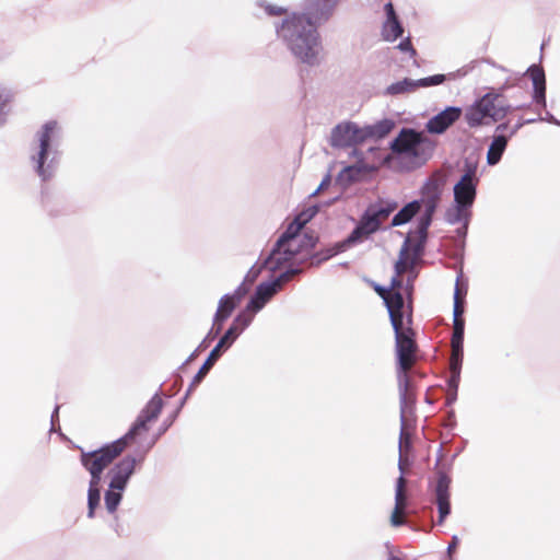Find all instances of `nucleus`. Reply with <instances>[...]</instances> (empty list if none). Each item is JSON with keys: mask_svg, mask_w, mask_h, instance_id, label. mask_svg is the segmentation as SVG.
<instances>
[{"mask_svg": "<svg viewBox=\"0 0 560 560\" xmlns=\"http://www.w3.org/2000/svg\"><path fill=\"white\" fill-rule=\"evenodd\" d=\"M270 13H271V14H275V15H280V14H282V13H283V10H282V9H280V8H279V9H271V10H270Z\"/></svg>", "mask_w": 560, "mask_h": 560, "instance_id": "3c124183", "label": "nucleus"}, {"mask_svg": "<svg viewBox=\"0 0 560 560\" xmlns=\"http://www.w3.org/2000/svg\"><path fill=\"white\" fill-rule=\"evenodd\" d=\"M304 228V225L298 221L296 218L288 225L287 230L282 233V235L279 237L280 244L282 245L288 240H292L295 237H303L301 234V230Z\"/></svg>", "mask_w": 560, "mask_h": 560, "instance_id": "c85d7f7f", "label": "nucleus"}, {"mask_svg": "<svg viewBox=\"0 0 560 560\" xmlns=\"http://www.w3.org/2000/svg\"><path fill=\"white\" fill-rule=\"evenodd\" d=\"M510 112V106L500 94L487 93L465 112L469 127H479L503 119Z\"/></svg>", "mask_w": 560, "mask_h": 560, "instance_id": "39448f33", "label": "nucleus"}, {"mask_svg": "<svg viewBox=\"0 0 560 560\" xmlns=\"http://www.w3.org/2000/svg\"><path fill=\"white\" fill-rule=\"evenodd\" d=\"M398 47L404 51L410 50L412 55L416 54V50L412 48L410 40L401 42Z\"/></svg>", "mask_w": 560, "mask_h": 560, "instance_id": "8fccbe9b", "label": "nucleus"}, {"mask_svg": "<svg viewBox=\"0 0 560 560\" xmlns=\"http://www.w3.org/2000/svg\"><path fill=\"white\" fill-rule=\"evenodd\" d=\"M456 548V542L453 541L450 546H448V551L451 552L453 549Z\"/></svg>", "mask_w": 560, "mask_h": 560, "instance_id": "5fc2aeb1", "label": "nucleus"}, {"mask_svg": "<svg viewBox=\"0 0 560 560\" xmlns=\"http://www.w3.org/2000/svg\"><path fill=\"white\" fill-rule=\"evenodd\" d=\"M318 212V206H310L303 211H301L295 218L298 221H300L303 225H305L307 222H310Z\"/></svg>", "mask_w": 560, "mask_h": 560, "instance_id": "c9c22d12", "label": "nucleus"}, {"mask_svg": "<svg viewBox=\"0 0 560 560\" xmlns=\"http://www.w3.org/2000/svg\"><path fill=\"white\" fill-rule=\"evenodd\" d=\"M389 560H402V559H400V558H399V557H397V556H393V555H392V556H390V558H389Z\"/></svg>", "mask_w": 560, "mask_h": 560, "instance_id": "4d7b16f0", "label": "nucleus"}, {"mask_svg": "<svg viewBox=\"0 0 560 560\" xmlns=\"http://www.w3.org/2000/svg\"><path fill=\"white\" fill-rule=\"evenodd\" d=\"M451 478L443 471L436 475V483L434 487L435 503L439 510V524H442L451 513Z\"/></svg>", "mask_w": 560, "mask_h": 560, "instance_id": "9b49d317", "label": "nucleus"}, {"mask_svg": "<svg viewBox=\"0 0 560 560\" xmlns=\"http://www.w3.org/2000/svg\"><path fill=\"white\" fill-rule=\"evenodd\" d=\"M101 501L100 483H94V480H90L89 493H88V516L93 517L94 511L98 506Z\"/></svg>", "mask_w": 560, "mask_h": 560, "instance_id": "a878e982", "label": "nucleus"}, {"mask_svg": "<svg viewBox=\"0 0 560 560\" xmlns=\"http://www.w3.org/2000/svg\"><path fill=\"white\" fill-rule=\"evenodd\" d=\"M407 316L396 317L390 320L395 331L396 353L399 370L402 372L398 376L399 387L407 392L410 385L408 372L416 363L417 343L412 325V308L409 305Z\"/></svg>", "mask_w": 560, "mask_h": 560, "instance_id": "7ed1b4c3", "label": "nucleus"}, {"mask_svg": "<svg viewBox=\"0 0 560 560\" xmlns=\"http://www.w3.org/2000/svg\"><path fill=\"white\" fill-rule=\"evenodd\" d=\"M284 277L285 276L282 275L271 283H260L257 287L255 295L249 302V307H252L254 311L260 310L277 293Z\"/></svg>", "mask_w": 560, "mask_h": 560, "instance_id": "dca6fc26", "label": "nucleus"}, {"mask_svg": "<svg viewBox=\"0 0 560 560\" xmlns=\"http://www.w3.org/2000/svg\"><path fill=\"white\" fill-rule=\"evenodd\" d=\"M399 256L401 258H405L406 262H408L409 268L412 270L418 260V253H411L410 249L407 246H405L401 248Z\"/></svg>", "mask_w": 560, "mask_h": 560, "instance_id": "4c0bfd02", "label": "nucleus"}, {"mask_svg": "<svg viewBox=\"0 0 560 560\" xmlns=\"http://www.w3.org/2000/svg\"><path fill=\"white\" fill-rule=\"evenodd\" d=\"M467 294V285L457 278L454 291V301H465Z\"/></svg>", "mask_w": 560, "mask_h": 560, "instance_id": "58836bf2", "label": "nucleus"}, {"mask_svg": "<svg viewBox=\"0 0 560 560\" xmlns=\"http://www.w3.org/2000/svg\"><path fill=\"white\" fill-rule=\"evenodd\" d=\"M397 202L378 199L369 205L362 214L358 225L345 240L347 246H351L368 240L376 233L388 217L396 210Z\"/></svg>", "mask_w": 560, "mask_h": 560, "instance_id": "20e7f679", "label": "nucleus"}, {"mask_svg": "<svg viewBox=\"0 0 560 560\" xmlns=\"http://www.w3.org/2000/svg\"><path fill=\"white\" fill-rule=\"evenodd\" d=\"M420 203L412 201L406 205L398 213H396L392 220L393 226H398L409 222L419 211Z\"/></svg>", "mask_w": 560, "mask_h": 560, "instance_id": "393cba45", "label": "nucleus"}, {"mask_svg": "<svg viewBox=\"0 0 560 560\" xmlns=\"http://www.w3.org/2000/svg\"><path fill=\"white\" fill-rule=\"evenodd\" d=\"M402 288V279L401 276H398L395 273V276L392 278L390 285L388 290H393L396 293H400V289Z\"/></svg>", "mask_w": 560, "mask_h": 560, "instance_id": "c03bdc74", "label": "nucleus"}, {"mask_svg": "<svg viewBox=\"0 0 560 560\" xmlns=\"http://www.w3.org/2000/svg\"><path fill=\"white\" fill-rule=\"evenodd\" d=\"M412 281L413 279L412 278H408V281H407V288H406V293H407V304H405V316H407V313L409 311L408 306L410 305L412 307V291H413V284H412Z\"/></svg>", "mask_w": 560, "mask_h": 560, "instance_id": "a19ab883", "label": "nucleus"}, {"mask_svg": "<svg viewBox=\"0 0 560 560\" xmlns=\"http://www.w3.org/2000/svg\"><path fill=\"white\" fill-rule=\"evenodd\" d=\"M407 506L396 505L390 516V523L393 526H400L405 524V510Z\"/></svg>", "mask_w": 560, "mask_h": 560, "instance_id": "e433bc0d", "label": "nucleus"}, {"mask_svg": "<svg viewBox=\"0 0 560 560\" xmlns=\"http://www.w3.org/2000/svg\"><path fill=\"white\" fill-rule=\"evenodd\" d=\"M56 129L57 122L48 121L38 132L39 150L36 156H33V160L36 162V173L43 180H48L52 176L54 159L50 161L47 167H45V161L47 158L48 149L50 147L52 135Z\"/></svg>", "mask_w": 560, "mask_h": 560, "instance_id": "423d86ee", "label": "nucleus"}, {"mask_svg": "<svg viewBox=\"0 0 560 560\" xmlns=\"http://www.w3.org/2000/svg\"><path fill=\"white\" fill-rule=\"evenodd\" d=\"M411 270L408 266V262H406L405 258H401L399 256L398 260L395 264V273L398 276H402L405 272Z\"/></svg>", "mask_w": 560, "mask_h": 560, "instance_id": "37998d69", "label": "nucleus"}, {"mask_svg": "<svg viewBox=\"0 0 560 560\" xmlns=\"http://www.w3.org/2000/svg\"><path fill=\"white\" fill-rule=\"evenodd\" d=\"M335 2L314 0L306 14H293L283 21L280 32L292 52L304 62L312 63L318 44L317 26L332 14Z\"/></svg>", "mask_w": 560, "mask_h": 560, "instance_id": "f03ea898", "label": "nucleus"}, {"mask_svg": "<svg viewBox=\"0 0 560 560\" xmlns=\"http://www.w3.org/2000/svg\"><path fill=\"white\" fill-rule=\"evenodd\" d=\"M411 450H412V434L406 428V425L402 424L400 434H399V454L410 455Z\"/></svg>", "mask_w": 560, "mask_h": 560, "instance_id": "c756f323", "label": "nucleus"}, {"mask_svg": "<svg viewBox=\"0 0 560 560\" xmlns=\"http://www.w3.org/2000/svg\"><path fill=\"white\" fill-rule=\"evenodd\" d=\"M424 143L428 147L430 145L421 132L413 129H402L393 141L390 148L395 153H406L408 155L418 156Z\"/></svg>", "mask_w": 560, "mask_h": 560, "instance_id": "6e6552de", "label": "nucleus"}, {"mask_svg": "<svg viewBox=\"0 0 560 560\" xmlns=\"http://www.w3.org/2000/svg\"><path fill=\"white\" fill-rule=\"evenodd\" d=\"M241 300L242 294L238 292H235L234 294H226L221 298L213 319V329L215 334L220 332L224 322L232 315Z\"/></svg>", "mask_w": 560, "mask_h": 560, "instance_id": "4468645a", "label": "nucleus"}, {"mask_svg": "<svg viewBox=\"0 0 560 560\" xmlns=\"http://www.w3.org/2000/svg\"><path fill=\"white\" fill-rule=\"evenodd\" d=\"M508 145V137L498 135L493 137V140L488 149L487 162L489 165H495L500 162L502 154L504 153Z\"/></svg>", "mask_w": 560, "mask_h": 560, "instance_id": "5701e85b", "label": "nucleus"}, {"mask_svg": "<svg viewBox=\"0 0 560 560\" xmlns=\"http://www.w3.org/2000/svg\"><path fill=\"white\" fill-rule=\"evenodd\" d=\"M465 312V301H454V318H453V332H464L465 319L463 314Z\"/></svg>", "mask_w": 560, "mask_h": 560, "instance_id": "cd10ccee", "label": "nucleus"}, {"mask_svg": "<svg viewBox=\"0 0 560 560\" xmlns=\"http://www.w3.org/2000/svg\"><path fill=\"white\" fill-rule=\"evenodd\" d=\"M446 177L442 172H434L422 187L423 200L440 201Z\"/></svg>", "mask_w": 560, "mask_h": 560, "instance_id": "a211bd4d", "label": "nucleus"}, {"mask_svg": "<svg viewBox=\"0 0 560 560\" xmlns=\"http://www.w3.org/2000/svg\"><path fill=\"white\" fill-rule=\"evenodd\" d=\"M12 94L8 90L0 89V113L4 109V107L12 102Z\"/></svg>", "mask_w": 560, "mask_h": 560, "instance_id": "79ce46f5", "label": "nucleus"}, {"mask_svg": "<svg viewBox=\"0 0 560 560\" xmlns=\"http://www.w3.org/2000/svg\"><path fill=\"white\" fill-rule=\"evenodd\" d=\"M432 217L423 215L420 222L421 232H425L429 225L431 224Z\"/></svg>", "mask_w": 560, "mask_h": 560, "instance_id": "09e8293b", "label": "nucleus"}, {"mask_svg": "<svg viewBox=\"0 0 560 560\" xmlns=\"http://www.w3.org/2000/svg\"><path fill=\"white\" fill-rule=\"evenodd\" d=\"M407 480L400 476L396 483L395 504L407 506Z\"/></svg>", "mask_w": 560, "mask_h": 560, "instance_id": "2f4dec72", "label": "nucleus"}, {"mask_svg": "<svg viewBox=\"0 0 560 560\" xmlns=\"http://www.w3.org/2000/svg\"><path fill=\"white\" fill-rule=\"evenodd\" d=\"M506 127H508V125H506V124H500V125L497 127V129H495V130H497V131H503V130H505V129H506Z\"/></svg>", "mask_w": 560, "mask_h": 560, "instance_id": "603ef678", "label": "nucleus"}, {"mask_svg": "<svg viewBox=\"0 0 560 560\" xmlns=\"http://www.w3.org/2000/svg\"><path fill=\"white\" fill-rule=\"evenodd\" d=\"M424 205H425V213L424 215H429V217H432L435 209H436V206L439 203L438 200H423Z\"/></svg>", "mask_w": 560, "mask_h": 560, "instance_id": "a18cd8bd", "label": "nucleus"}, {"mask_svg": "<svg viewBox=\"0 0 560 560\" xmlns=\"http://www.w3.org/2000/svg\"><path fill=\"white\" fill-rule=\"evenodd\" d=\"M163 408V399L154 395L142 409L130 430L120 439L108 443L92 452H81L80 462L90 472L94 483H101L103 471L108 468L125 450L143 441L148 434L151 423L155 422Z\"/></svg>", "mask_w": 560, "mask_h": 560, "instance_id": "f257e3e1", "label": "nucleus"}, {"mask_svg": "<svg viewBox=\"0 0 560 560\" xmlns=\"http://www.w3.org/2000/svg\"><path fill=\"white\" fill-rule=\"evenodd\" d=\"M221 352H219L218 348H213L210 354L208 355L207 360L203 362L195 377L192 378V382L190 384L191 387L198 386L201 381L206 377L208 372L211 370L213 364L217 362V360L220 358Z\"/></svg>", "mask_w": 560, "mask_h": 560, "instance_id": "b1692460", "label": "nucleus"}, {"mask_svg": "<svg viewBox=\"0 0 560 560\" xmlns=\"http://www.w3.org/2000/svg\"><path fill=\"white\" fill-rule=\"evenodd\" d=\"M454 198L459 209L472 206L476 198V184L471 173L464 174L454 186Z\"/></svg>", "mask_w": 560, "mask_h": 560, "instance_id": "f8f14e48", "label": "nucleus"}, {"mask_svg": "<svg viewBox=\"0 0 560 560\" xmlns=\"http://www.w3.org/2000/svg\"><path fill=\"white\" fill-rule=\"evenodd\" d=\"M376 165H370L359 162L354 165L345 167L339 174V180L345 185L362 180L366 175L377 171Z\"/></svg>", "mask_w": 560, "mask_h": 560, "instance_id": "f3484780", "label": "nucleus"}, {"mask_svg": "<svg viewBox=\"0 0 560 560\" xmlns=\"http://www.w3.org/2000/svg\"><path fill=\"white\" fill-rule=\"evenodd\" d=\"M316 238L312 235L304 234L303 237H295L290 238L287 242H284L282 245L280 244V240L277 241L278 246L285 248L287 253L292 256H296L299 253L302 252L304 247H314L315 246Z\"/></svg>", "mask_w": 560, "mask_h": 560, "instance_id": "aec40b11", "label": "nucleus"}, {"mask_svg": "<svg viewBox=\"0 0 560 560\" xmlns=\"http://www.w3.org/2000/svg\"><path fill=\"white\" fill-rule=\"evenodd\" d=\"M385 11L387 13V20L388 21H392V20H395L397 19L396 16V13H395V10H394V7L390 2H388L386 5H385Z\"/></svg>", "mask_w": 560, "mask_h": 560, "instance_id": "49530a36", "label": "nucleus"}, {"mask_svg": "<svg viewBox=\"0 0 560 560\" xmlns=\"http://www.w3.org/2000/svg\"><path fill=\"white\" fill-rule=\"evenodd\" d=\"M154 443H155V439H154V440H152V441L148 444V448H147V451H148L149 448H151V447H152V445H153Z\"/></svg>", "mask_w": 560, "mask_h": 560, "instance_id": "6e6d98bb", "label": "nucleus"}, {"mask_svg": "<svg viewBox=\"0 0 560 560\" xmlns=\"http://www.w3.org/2000/svg\"><path fill=\"white\" fill-rule=\"evenodd\" d=\"M385 37L386 39L395 40L402 34V27L398 21V19L386 22L384 26Z\"/></svg>", "mask_w": 560, "mask_h": 560, "instance_id": "473e14b6", "label": "nucleus"}, {"mask_svg": "<svg viewBox=\"0 0 560 560\" xmlns=\"http://www.w3.org/2000/svg\"><path fill=\"white\" fill-rule=\"evenodd\" d=\"M374 291L383 299L390 320L405 316V300L401 293H396L378 284L374 285Z\"/></svg>", "mask_w": 560, "mask_h": 560, "instance_id": "ddd939ff", "label": "nucleus"}, {"mask_svg": "<svg viewBox=\"0 0 560 560\" xmlns=\"http://www.w3.org/2000/svg\"><path fill=\"white\" fill-rule=\"evenodd\" d=\"M432 217L423 215L420 222L421 232H425L429 225L431 224Z\"/></svg>", "mask_w": 560, "mask_h": 560, "instance_id": "de8ad7c7", "label": "nucleus"}, {"mask_svg": "<svg viewBox=\"0 0 560 560\" xmlns=\"http://www.w3.org/2000/svg\"><path fill=\"white\" fill-rule=\"evenodd\" d=\"M521 126H522L521 124H518L517 126H515V127L512 129V131H511V135H510V136L515 135V133L517 132V130H518V128H520Z\"/></svg>", "mask_w": 560, "mask_h": 560, "instance_id": "864d4df0", "label": "nucleus"}, {"mask_svg": "<svg viewBox=\"0 0 560 560\" xmlns=\"http://www.w3.org/2000/svg\"><path fill=\"white\" fill-rule=\"evenodd\" d=\"M363 127H359L354 122H343L337 125L330 137V143L332 147L347 148L362 143L365 140Z\"/></svg>", "mask_w": 560, "mask_h": 560, "instance_id": "0eeeda50", "label": "nucleus"}, {"mask_svg": "<svg viewBox=\"0 0 560 560\" xmlns=\"http://www.w3.org/2000/svg\"><path fill=\"white\" fill-rule=\"evenodd\" d=\"M410 466H411L410 455L399 454L398 467L401 472L400 476L404 477V475L407 474V471L409 470Z\"/></svg>", "mask_w": 560, "mask_h": 560, "instance_id": "ea45409f", "label": "nucleus"}, {"mask_svg": "<svg viewBox=\"0 0 560 560\" xmlns=\"http://www.w3.org/2000/svg\"><path fill=\"white\" fill-rule=\"evenodd\" d=\"M446 78L447 77L445 74H434L428 78L417 80V83L419 84V88L439 85L442 84L446 80Z\"/></svg>", "mask_w": 560, "mask_h": 560, "instance_id": "f704fd0d", "label": "nucleus"}, {"mask_svg": "<svg viewBox=\"0 0 560 560\" xmlns=\"http://www.w3.org/2000/svg\"><path fill=\"white\" fill-rule=\"evenodd\" d=\"M238 335V331H237V327L236 326H231L226 332L224 334V336L220 339L219 343L214 347V348H218L219 349V352H221V349L223 347H229L234 340L235 338L237 337Z\"/></svg>", "mask_w": 560, "mask_h": 560, "instance_id": "72a5a7b5", "label": "nucleus"}, {"mask_svg": "<svg viewBox=\"0 0 560 560\" xmlns=\"http://www.w3.org/2000/svg\"><path fill=\"white\" fill-rule=\"evenodd\" d=\"M464 332H453L451 339V348L452 353L450 358V373L451 377L448 380L450 387L455 390L458 387V383L460 380V369L463 363L464 355Z\"/></svg>", "mask_w": 560, "mask_h": 560, "instance_id": "9d476101", "label": "nucleus"}, {"mask_svg": "<svg viewBox=\"0 0 560 560\" xmlns=\"http://www.w3.org/2000/svg\"><path fill=\"white\" fill-rule=\"evenodd\" d=\"M460 114L459 108L448 107L429 120L428 130L433 133H442L460 117Z\"/></svg>", "mask_w": 560, "mask_h": 560, "instance_id": "2eb2a0df", "label": "nucleus"}, {"mask_svg": "<svg viewBox=\"0 0 560 560\" xmlns=\"http://www.w3.org/2000/svg\"><path fill=\"white\" fill-rule=\"evenodd\" d=\"M534 85V98L538 104H545L546 98V79L542 68L533 66L528 70Z\"/></svg>", "mask_w": 560, "mask_h": 560, "instance_id": "6ab92c4d", "label": "nucleus"}, {"mask_svg": "<svg viewBox=\"0 0 560 560\" xmlns=\"http://www.w3.org/2000/svg\"><path fill=\"white\" fill-rule=\"evenodd\" d=\"M294 258V256L289 255L287 253L285 248L279 247L278 243H276L275 248L268 256V258L265 260L264 266L268 268L271 271H275L277 269H280L285 264L291 261Z\"/></svg>", "mask_w": 560, "mask_h": 560, "instance_id": "4be33fe9", "label": "nucleus"}, {"mask_svg": "<svg viewBox=\"0 0 560 560\" xmlns=\"http://www.w3.org/2000/svg\"><path fill=\"white\" fill-rule=\"evenodd\" d=\"M121 491L109 489L105 493V505L108 512L114 513L121 501Z\"/></svg>", "mask_w": 560, "mask_h": 560, "instance_id": "7c9ffc66", "label": "nucleus"}, {"mask_svg": "<svg viewBox=\"0 0 560 560\" xmlns=\"http://www.w3.org/2000/svg\"><path fill=\"white\" fill-rule=\"evenodd\" d=\"M143 458L144 454H142L139 459L127 455L121 460H119L109 471V487L122 491L126 488L130 476L133 474L136 465L141 463Z\"/></svg>", "mask_w": 560, "mask_h": 560, "instance_id": "1a4fd4ad", "label": "nucleus"}, {"mask_svg": "<svg viewBox=\"0 0 560 560\" xmlns=\"http://www.w3.org/2000/svg\"><path fill=\"white\" fill-rule=\"evenodd\" d=\"M419 88L417 81L404 79L402 81L395 82L387 88V93L390 95L402 94L412 92Z\"/></svg>", "mask_w": 560, "mask_h": 560, "instance_id": "bb28decb", "label": "nucleus"}, {"mask_svg": "<svg viewBox=\"0 0 560 560\" xmlns=\"http://www.w3.org/2000/svg\"><path fill=\"white\" fill-rule=\"evenodd\" d=\"M394 128V122L389 119L376 121L373 125L363 126L365 140H378L385 138Z\"/></svg>", "mask_w": 560, "mask_h": 560, "instance_id": "412c9836", "label": "nucleus"}]
</instances>
